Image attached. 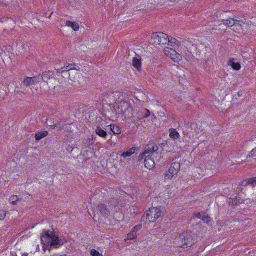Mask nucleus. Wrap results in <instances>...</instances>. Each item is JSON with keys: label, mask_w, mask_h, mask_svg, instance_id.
Returning <instances> with one entry per match:
<instances>
[{"label": "nucleus", "mask_w": 256, "mask_h": 256, "mask_svg": "<svg viewBox=\"0 0 256 256\" xmlns=\"http://www.w3.org/2000/svg\"><path fill=\"white\" fill-rule=\"evenodd\" d=\"M174 244L178 248H186L191 247L194 244L192 233L186 232L181 234L175 239Z\"/></svg>", "instance_id": "obj_1"}, {"label": "nucleus", "mask_w": 256, "mask_h": 256, "mask_svg": "<svg viewBox=\"0 0 256 256\" xmlns=\"http://www.w3.org/2000/svg\"><path fill=\"white\" fill-rule=\"evenodd\" d=\"M118 96L119 94L118 92H109L104 96L102 102L104 104H106L110 106L112 110H114L115 112H116V104L118 101L116 97Z\"/></svg>", "instance_id": "obj_2"}, {"label": "nucleus", "mask_w": 256, "mask_h": 256, "mask_svg": "<svg viewBox=\"0 0 256 256\" xmlns=\"http://www.w3.org/2000/svg\"><path fill=\"white\" fill-rule=\"evenodd\" d=\"M100 196L109 198L110 196H116L117 198L124 196L126 194L124 191L120 190H117L110 187H106L103 188L100 193H99Z\"/></svg>", "instance_id": "obj_3"}, {"label": "nucleus", "mask_w": 256, "mask_h": 256, "mask_svg": "<svg viewBox=\"0 0 256 256\" xmlns=\"http://www.w3.org/2000/svg\"><path fill=\"white\" fill-rule=\"evenodd\" d=\"M162 215V208H150L146 214V219L147 222H154L157 220L158 218Z\"/></svg>", "instance_id": "obj_4"}, {"label": "nucleus", "mask_w": 256, "mask_h": 256, "mask_svg": "<svg viewBox=\"0 0 256 256\" xmlns=\"http://www.w3.org/2000/svg\"><path fill=\"white\" fill-rule=\"evenodd\" d=\"M168 35L163 32L153 33L150 40L152 44H166Z\"/></svg>", "instance_id": "obj_5"}, {"label": "nucleus", "mask_w": 256, "mask_h": 256, "mask_svg": "<svg viewBox=\"0 0 256 256\" xmlns=\"http://www.w3.org/2000/svg\"><path fill=\"white\" fill-rule=\"evenodd\" d=\"M80 67L74 63L71 64L66 63L64 64V67L61 68H58L56 69L57 72L60 74L68 72L70 70H76L77 71H80Z\"/></svg>", "instance_id": "obj_6"}, {"label": "nucleus", "mask_w": 256, "mask_h": 256, "mask_svg": "<svg viewBox=\"0 0 256 256\" xmlns=\"http://www.w3.org/2000/svg\"><path fill=\"white\" fill-rule=\"evenodd\" d=\"M46 238L48 239V244L50 246H57L60 245V242L58 238L54 234H46Z\"/></svg>", "instance_id": "obj_7"}, {"label": "nucleus", "mask_w": 256, "mask_h": 256, "mask_svg": "<svg viewBox=\"0 0 256 256\" xmlns=\"http://www.w3.org/2000/svg\"><path fill=\"white\" fill-rule=\"evenodd\" d=\"M116 105L117 106L118 110H116V111H118V112L122 114L124 111L128 108L131 106V104L128 101L122 100L120 102L118 101Z\"/></svg>", "instance_id": "obj_8"}, {"label": "nucleus", "mask_w": 256, "mask_h": 256, "mask_svg": "<svg viewBox=\"0 0 256 256\" xmlns=\"http://www.w3.org/2000/svg\"><path fill=\"white\" fill-rule=\"evenodd\" d=\"M126 204V202L119 204L114 198L111 200V202H109L108 206L110 208L114 209L116 212L120 210L121 208H124Z\"/></svg>", "instance_id": "obj_9"}, {"label": "nucleus", "mask_w": 256, "mask_h": 256, "mask_svg": "<svg viewBox=\"0 0 256 256\" xmlns=\"http://www.w3.org/2000/svg\"><path fill=\"white\" fill-rule=\"evenodd\" d=\"M166 54L170 56V58L174 62H178L180 60L181 56L180 54H178L176 52L172 49L165 50Z\"/></svg>", "instance_id": "obj_10"}, {"label": "nucleus", "mask_w": 256, "mask_h": 256, "mask_svg": "<svg viewBox=\"0 0 256 256\" xmlns=\"http://www.w3.org/2000/svg\"><path fill=\"white\" fill-rule=\"evenodd\" d=\"M180 168V164L178 162H174L171 164L168 170L169 174L172 176L176 175Z\"/></svg>", "instance_id": "obj_11"}, {"label": "nucleus", "mask_w": 256, "mask_h": 256, "mask_svg": "<svg viewBox=\"0 0 256 256\" xmlns=\"http://www.w3.org/2000/svg\"><path fill=\"white\" fill-rule=\"evenodd\" d=\"M150 112L149 110L146 108H142L138 110V116L136 118L140 120L143 118H146L150 116Z\"/></svg>", "instance_id": "obj_12"}, {"label": "nucleus", "mask_w": 256, "mask_h": 256, "mask_svg": "<svg viewBox=\"0 0 256 256\" xmlns=\"http://www.w3.org/2000/svg\"><path fill=\"white\" fill-rule=\"evenodd\" d=\"M98 210H99L100 214L105 218H108L110 214V210L108 208H106V206L100 204L98 205Z\"/></svg>", "instance_id": "obj_13"}, {"label": "nucleus", "mask_w": 256, "mask_h": 256, "mask_svg": "<svg viewBox=\"0 0 256 256\" xmlns=\"http://www.w3.org/2000/svg\"><path fill=\"white\" fill-rule=\"evenodd\" d=\"M94 144V140L93 138H88L86 139L82 140L81 145L84 148H88L90 149H92V146Z\"/></svg>", "instance_id": "obj_14"}, {"label": "nucleus", "mask_w": 256, "mask_h": 256, "mask_svg": "<svg viewBox=\"0 0 256 256\" xmlns=\"http://www.w3.org/2000/svg\"><path fill=\"white\" fill-rule=\"evenodd\" d=\"M228 64L236 71L240 70L242 68L240 62H235V60L234 58H231L228 60Z\"/></svg>", "instance_id": "obj_15"}, {"label": "nucleus", "mask_w": 256, "mask_h": 256, "mask_svg": "<svg viewBox=\"0 0 256 256\" xmlns=\"http://www.w3.org/2000/svg\"><path fill=\"white\" fill-rule=\"evenodd\" d=\"M144 166L148 169L150 170L154 168V162L153 160L150 156L146 157L144 161Z\"/></svg>", "instance_id": "obj_16"}, {"label": "nucleus", "mask_w": 256, "mask_h": 256, "mask_svg": "<svg viewBox=\"0 0 256 256\" xmlns=\"http://www.w3.org/2000/svg\"><path fill=\"white\" fill-rule=\"evenodd\" d=\"M141 58L134 57L132 60V65L138 71L140 72L142 69V62Z\"/></svg>", "instance_id": "obj_17"}, {"label": "nucleus", "mask_w": 256, "mask_h": 256, "mask_svg": "<svg viewBox=\"0 0 256 256\" xmlns=\"http://www.w3.org/2000/svg\"><path fill=\"white\" fill-rule=\"evenodd\" d=\"M122 116H124L126 118L130 119L134 116V108L130 106L122 114Z\"/></svg>", "instance_id": "obj_18"}, {"label": "nucleus", "mask_w": 256, "mask_h": 256, "mask_svg": "<svg viewBox=\"0 0 256 256\" xmlns=\"http://www.w3.org/2000/svg\"><path fill=\"white\" fill-rule=\"evenodd\" d=\"M196 216L205 222L206 224H209L210 222V218L205 213H198L196 214Z\"/></svg>", "instance_id": "obj_19"}, {"label": "nucleus", "mask_w": 256, "mask_h": 256, "mask_svg": "<svg viewBox=\"0 0 256 256\" xmlns=\"http://www.w3.org/2000/svg\"><path fill=\"white\" fill-rule=\"evenodd\" d=\"M95 132L98 136L103 138L106 139L108 136L107 132L100 126L96 128Z\"/></svg>", "instance_id": "obj_20"}, {"label": "nucleus", "mask_w": 256, "mask_h": 256, "mask_svg": "<svg viewBox=\"0 0 256 256\" xmlns=\"http://www.w3.org/2000/svg\"><path fill=\"white\" fill-rule=\"evenodd\" d=\"M238 20L234 18H230L229 20H222L223 24L229 27H234L236 24L237 23Z\"/></svg>", "instance_id": "obj_21"}, {"label": "nucleus", "mask_w": 256, "mask_h": 256, "mask_svg": "<svg viewBox=\"0 0 256 256\" xmlns=\"http://www.w3.org/2000/svg\"><path fill=\"white\" fill-rule=\"evenodd\" d=\"M48 134V132L47 131L39 132L36 134L35 138L36 140L39 141L42 139L46 137Z\"/></svg>", "instance_id": "obj_22"}, {"label": "nucleus", "mask_w": 256, "mask_h": 256, "mask_svg": "<svg viewBox=\"0 0 256 256\" xmlns=\"http://www.w3.org/2000/svg\"><path fill=\"white\" fill-rule=\"evenodd\" d=\"M108 126L110 127V130L115 135H118L120 134L122 132L121 128L117 126L112 124L110 126Z\"/></svg>", "instance_id": "obj_23"}, {"label": "nucleus", "mask_w": 256, "mask_h": 256, "mask_svg": "<svg viewBox=\"0 0 256 256\" xmlns=\"http://www.w3.org/2000/svg\"><path fill=\"white\" fill-rule=\"evenodd\" d=\"M52 76L50 72H43L42 75H40V80H42L44 82H48L50 78L52 77Z\"/></svg>", "instance_id": "obj_24"}, {"label": "nucleus", "mask_w": 256, "mask_h": 256, "mask_svg": "<svg viewBox=\"0 0 256 256\" xmlns=\"http://www.w3.org/2000/svg\"><path fill=\"white\" fill-rule=\"evenodd\" d=\"M166 44L170 45L171 46H179L180 42L177 40L175 38H170L169 36L167 38Z\"/></svg>", "instance_id": "obj_25"}, {"label": "nucleus", "mask_w": 256, "mask_h": 256, "mask_svg": "<svg viewBox=\"0 0 256 256\" xmlns=\"http://www.w3.org/2000/svg\"><path fill=\"white\" fill-rule=\"evenodd\" d=\"M170 138L174 140H178L180 138V135L176 129L170 128Z\"/></svg>", "instance_id": "obj_26"}, {"label": "nucleus", "mask_w": 256, "mask_h": 256, "mask_svg": "<svg viewBox=\"0 0 256 256\" xmlns=\"http://www.w3.org/2000/svg\"><path fill=\"white\" fill-rule=\"evenodd\" d=\"M66 26L72 28L74 31H78L80 29L79 24L74 22H72L70 20L66 21Z\"/></svg>", "instance_id": "obj_27"}, {"label": "nucleus", "mask_w": 256, "mask_h": 256, "mask_svg": "<svg viewBox=\"0 0 256 256\" xmlns=\"http://www.w3.org/2000/svg\"><path fill=\"white\" fill-rule=\"evenodd\" d=\"M136 150V148H132L129 150H127L126 152H124L122 154V156L126 158L134 154Z\"/></svg>", "instance_id": "obj_28"}, {"label": "nucleus", "mask_w": 256, "mask_h": 256, "mask_svg": "<svg viewBox=\"0 0 256 256\" xmlns=\"http://www.w3.org/2000/svg\"><path fill=\"white\" fill-rule=\"evenodd\" d=\"M93 155V152L91 151L84 150L82 154V156L86 160H90Z\"/></svg>", "instance_id": "obj_29"}, {"label": "nucleus", "mask_w": 256, "mask_h": 256, "mask_svg": "<svg viewBox=\"0 0 256 256\" xmlns=\"http://www.w3.org/2000/svg\"><path fill=\"white\" fill-rule=\"evenodd\" d=\"M232 30L236 32L240 33V31L242 30L241 21H238Z\"/></svg>", "instance_id": "obj_30"}, {"label": "nucleus", "mask_w": 256, "mask_h": 256, "mask_svg": "<svg viewBox=\"0 0 256 256\" xmlns=\"http://www.w3.org/2000/svg\"><path fill=\"white\" fill-rule=\"evenodd\" d=\"M23 84L26 87H29L33 85L30 77H26V78H24L23 82Z\"/></svg>", "instance_id": "obj_31"}, {"label": "nucleus", "mask_w": 256, "mask_h": 256, "mask_svg": "<svg viewBox=\"0 0 256 256\" xmlns=\"http://www.w3.org/2000/svg\"><path fill=\"white\" fill-rule=\"evenodd\" d=\"M136 238V232L132 230L130 234H127V240H132Z\"/></svg>", "instance_id": "obj_32"}, {"label": "nucleus", "mask_w": 256, "mask_h": 256, "mask_svg": "<svg viewBox=\"0 0 256 256\" xmlns=\"http://www.w3.org/2000/svg\"><path fill=\"white\" fill-rule=\"evenodd\" d=\"M32 81L33 85L39 83L40 80V75H38L37 76L30 77Z\"/></svg>", "instance_id": "obj_33"}, {"label": "nucleus", "mask_w": 256, "mask_h": 256, "mask_svg": "<svg viewBox=\"0 0 256 256\" xmlns=\"http://www.w3.org/2000/svg\"><path fill=\"white\" fill-rule=\"evenodd\" d=\"M20 200L19 196H13L10 197V200L12 204H16V202Z\"/></svg>", "instance_id": "obj_34"}, {"label": "nucleus", "mask_w": 256, "mask_h": 256, "mask_svg": "<svg viewBox=\"0 0 256 256\" xmlns=\"http://www.w3.org/2000/svg\"><path fill=\"white\" fill-rule=\"evenodd\" d=\"M154 148L152 147V144H148L144 152H146V154H152L154 152Z\"/></svg>", "instance_id": "obj_35"}, {"label": "nucleus", "mask_w": 256, "mask_h": 256, "mask_svg": "<svg viewBox=\"0 0 256 256\" xmlns=\"http://www.w3.org/2000/svg\"><path fill=\"white\" fill-rule=\"evenodd\" d=\"M90 254L92 256H103L102 254H100L95 249H92L90 251Z\"/></svg>", "instance_id": "obj_36"}, {"label": "nucleus", "mask_w": 256, "mask_h": 256, "mask_svg": "<svg viewBox=\"0 0 256 256\" xmlns=\"http://www.w3.org/2000/svg\"><path fill=\"white\" fill-rule=\"evenodd\" d=\"M47 124L50 126L52 129H55L56 128H58L60 130H62L63 128V126H62V124L60 122L53 125H49L48 124Z\"/></svg>", "instance_id": "obj_37"}, {"label": "nucleus", "mask_w": 256, "mask_h": 256, "mask_svg": "<svg viewBox=\"0 0 256 256\" xmlns=\"http://www.w3.org/2000/svg\"><path fill=\"white\" fill-rule=\"evenodd\" d=\"M6 216V212L4 210H0V220H4Z\"/></svg>", "instance_id": "obj_38"}, {"label": "nucleus", "mask_w": 256, "mask_h": 256, "mask_svg": "<svg viewBox=\"0 0 256 256\" xmlns=\"http://www.w3.org/2000/svg\"><path fill=\"white\" fill-rule=\"evenodd\" d=\"M256 156V148H254L248 155L247 158H253Z\"/></svg>", "instance_id": "obj_39"}, {"label": "nucleus", "mask_w": 256, "mask_h": 256, "mask_svg": "<svg viewBox=\"0 0 256 256\" xmlns=\"http://www.w3.org/2000/svg\"><path fill=\"white\" fill-rule=\"evenodd\" d=\"M229 204L235 205L238 204V198H230L229 200Z\"/></svg>", "instance_id": "obj_40"}, {"label": "nucleus", "mask_w": 256, "mask_h": 256, "mask_svg": "<svg viewBox=\"0 0 256 256\" xmlns=\"http://www.w3.org/2000/svg\"><path fill=\"white\" fill-rule=\"evenodd\" d=\"M248 183L252 184L253 186H256V177H253L252 178L249 179Z\"/></svg>", "instance_id": "obj_41"}, {"label": "nucleus", "mask_w": 256, "mask_h": 256, "mask_svg": "<svg viewBox=\"0 0 256 256\" xmlns=\"http://www.w3.org/2000/svg\"><path fill=\"white\" fill-rule=\"evenodd\" d=\"M93 219H94L95 222H102V220H100V218L96 216V214L95 212L93 213Z\"/></svg>", "instance_id": "obj_42"}, {"label": "nucleus", "mask_w": 256, "mask_h": 256, "mask_svg": "<svg viewBox=\"0 0 256 256\" xmlns=\"http://www.w3.org/2000/svg\"><path fill=\"white\" fill-rule=\"evenodd\" d=\"M146 152H142V154H141L138 156V160H142L144 158L145 159L146 157L147 156H146Z\"/></svg>", "instance_id": "obj_43"}, {"label": "nucleus", "mask_w": 256, "mask_h": 256, "mask_svg": "<svg viewBox=\"0 0 256 256\" xmlns=\"http://www.w3.org/2000/svg\"><path fill=\"white\" fill-rule=\"evenodd\" d=\"M142 228V226L141 224H138V225L134 226V228L132 230H134V232H136L140 230Z\"/></svg>", "instance_id": "obj_44"}, {"label": "nucleus", "mask_w": 256, "mask_h": 256, "mask_svg": "<svg viewBox=\"0 0 256 256\" xmlns=\"http://www.w3.org/2000/svg\"><path fill=\"white\" fill-rule=\"evenodd\" d=\"M151 144L152 145V147L154 148V152H156L158 150V148L157 146V145L155 144Z\"/></svg>", "instance_id": "obj_45"}, {"label": "nucleus", "mask_w": 256, "mask_h": 256, "mask_svg": "<svg viewBox=\"0 0 256 256\" xmlns=\"http://www.w3.org/2000/svg\"><path fill=\"white\" fill-rule=\"evenodd\" d=\"M74 150V148H72V146H68L67 148H66V150L70 152H72V150Z\"/></svg>", "instance_id": "obj_46"}, {"label": "nucleus", "mask_w": 256, "mask_h": 256, "mask_svg": "<svg viewBox=\"0 0 256 256\" xmlns=\"http://www.w3.org/2000/svg\"><path fill=\"white\" fill-rule=\"evenodd\" d=\"M223 74H224V78H225L226 76H228V74H226V72H224Z\"/></svg>", "instance_id": "obj_47"}, {"label": "nucleus", "mask_w": 256, "mask_h": 256, "mask_svg": "<svg viewBox=\"0 0 256 256\" xmlns=\"http://www.w3.org/2000/svg\"><path fill=\"white\" fill-rule=\"evenodd\" d=\"M165 176H169V174H165Z\"/></svg>", "instance_id": "obj_48"}, {"label": "nucleus", "mask_w": 256, "mask_h": 256, "mask_svg": "<svg viewBox=\"0 0 256 256\" xmlns=\"http://www.w3.org/2000/svg\"><path fill=\"white\" fill-rule=\"evenodd\" d=\"M162 147L164 146V144H162Z\"/></svg>", "instance_id": "obj_49"}, {"label": "nucleus", "mask_w": 256, "mask_h": 256, "mask_svg": "<svg viewBox=\"0 0 256 256\" xmlns=\"http://www.w3.org/2000/svg\"><path fill=\"white\" fill-rule=\"evenodd\" d=\"M1 55H2V54H1V52H0V56H1Z\"/></svg>", "instance_id": "obj_50"}]
</instances>
